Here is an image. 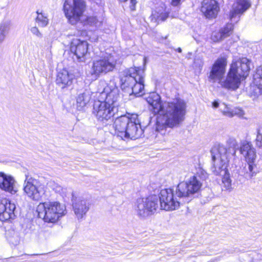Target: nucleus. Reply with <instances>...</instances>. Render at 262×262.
<instances>
[{
  "label": "nucleus",
  "instance_id": "obj_9",
  "mask_svg": "<svg viewBox=\"0 0 262 262\" xmlns=\"http://www.w3.org/2000/svg\"><path fill=\"white\" fill-rule=\"evenodd\" d=\"M24 190L31 199L39 201L44 194V190L39 181L29 176H26Z\"/></svg>",
  "mask_w": 262,
  "mask_h": 262
},
{
  "label": "nucleus",
  "instance_id": "obj_34",
  "mask_svg": "<svg viewBox=\"0 0 262 262\" xmlns=\"http://www.w3.org/2000/svg\"><path fill=\"white\" fill-rule=\"evenodd\" d=\"M233 30V25L232 23H227L226 25L221 29L222 35L225 39L232 34Z\"/></svg>",
  "mask_w": 262,
  "mask_h": 262
},
{
  "label": "nucleus",
  "instance_id": "obj_30",
  "mask_svg": "<svg viewBox=\"0 0 262 262\" xmlns=\"http://www.w3.org/2000/svg\"><path fill=\"white\" fill-rule=\"evenodd\" d=\"M49 187L55 192L59 193L62 196H66L68 193V188L63 187L55 182H50Z\"/></svg>",
  "mask_w": 262,
  "mask_h": 262
},
{
  "label": "nucleus",
  "instance_id": "obj_26",
  "mask_svg": "<svg viewBox=\"0 0 262 262\" xmlns=\"http://www.w3.org/2000/svg\"><path fill=\"white\" fill-rule=\"evenodd\" d=\"M247 163L241 169V174L247 180H251L258 173V168L255 164V160H246Z\"/></svg>",
  "mask_w": 262,
  "mask_h": 262
},
{
  "label": "nucleus",
  "instance_id": "obj_17",
  "mask_svg": "<svg viewBox=\"0 0 262 262\" xmlns=\"http://www.w3.org/2000/svg\"><path fill=\"white\" fill-rule=\"evenodd\" d=\"M15 205L6 198L0 201V220L5 222L15 217Z\"/></svg>",
  "mask_w": 262,
  "mask_h": 262
},
{
  "label": "nucleus",
  "instance_id": "obj_48",
  "mask_svg": "<svg viewBox=\"0 0 262 262\" xmlns=\"http://www.w3.org/2000/svg\"><path fill=\"white\" fill-rule=\"evenodd\" d=\"M177 51L179 52V53H181L182 52V49L180 48H178L177 49Z\"/></svg>",
  "mask_w": 262,
  "mask_h": 262
},
{
  "label": "nucleus",
  "instance_id": "obj_45",
  "mask_svg": "<svg viewBox=\"0 0 262 262\" xmlns=\"http://www.w3.org/2000/svg\"><path fill=\"white\" fill-rule=\"evenodd\" d=\"M212 107L214 108H217L219 107V103L217 101H214L212 102Z\"/></svg>",
  "mask_w": 262,
  "mask_h": 262
},
{
  "label": "nucleus",
  "instance_id": "obj_47",
  "mask_svg": "<svg viewBox=\"0 0 262 262\" xmlns=\"http://www.w3.org/2000/svg\"><path fill=\"white\" fill-rule=\"evenodd\" d=\"M9 241H10V243H12V244H13V245H17V244L18 243V241H15V242H13L12 241V239H11V238H10V239H9Z\"/></svg>",
  "mask_w": 262,
  "mask_h": 262
},
{
  "label": "nucleus",
  "instance_id": "obj_4",
  "mask_svg": "<svg viewBox=\"0 0 262 262\" xmlns=\"http://www.w3.org/2000/svg\"><path fill=\"white\" fill-rule=\"evenodd\" d=\"M208 176L202 168L199 167L195 174L186 182H182L178 185L177 192L179 196H193L198 193L202 186V182Z\"/></svg>",
  "mask_w": 262,
  "mask_h": 262
},
{
  "label": "nucleus",
  "instance_id": "obj_50",
  "mask_svg": "<svg viewBox=\"0 0 262 262\" xmlns=\"http://www.w3.org/2000/svg\"><path fill=\"white\" fill-rule=\"evenodd\" d=\"M165 18L166 17H161V19L162 21H165Z\"/></svg>",
  "mask_w": 262,
  "mask_h": 262
},
{
  "label": "nucleus",
  "instance_id": "obj_2",
  "mask_svg": "<svg viewBox=\"0 0 262 262\" xmlns=\"http://www.w3.org/2000/svg\"><path fill=\"white\" fill-rule=\"evenodd\" d=\"M251 61L243 57L233 60L225 78L220 81L219 84L223 88L235 91L239 87L242 79L247 77L250 70Z\"/></svg>",
  "mask_w": 262,
  "mask_h": 262
},
{
  "label": "nucleus",
  "instance_id": "obj_21",
  "mask_svg": "<svg viewBox=\"0 0 262 262\" xmlns=\"http://www.w3.org/2000/svg\"><path fill=\"white\" fill-rule=\"evenodd\" d=\"M138 78L136 80V83H134L132 88L129 89L127 93L129 94H134L136 96H142L144 92V69H139L138 71Z\"/></svg>",
  "mask_w": 262,
  "mask_h": 262
},
{
  "label": "nucleus",
  "instance_id": "obj_37",
  "mask_svg": "<svg viewBox=\"0 0 262 262\" xmlns=\"http://www.w3.org/2000/svg\"><path fill=\"white\" fill-rule=\"evenodd\" d=\"M159 17H147L145 21L147 23L149 27L153 28L156 27L158 24V18Z\"/></svg>",
  "mask_w": 262,
  "mask_h": 262
},
{
  "label": "nucleus",
  "instance_id": "obj_7",
  "mask_svg": "<svg viewBox=\"0 0 262 262\" xmlns=\"http://www.w3.org/2000/svg\"><path fill=\"white\" fill-rule=\"evenodd\" d=\"M116 64V60L114 56L106 53L93 61L91 75L96 79L101 74H105L112 71L115 68Z\"/></svg>",
  "mask_w": 262,
  "mask_h": 262
},
{
  "label": "nucleus",
  "instance_id": "obj_49",
  "mask_svg": "<svg viewBox=\"0 0 262 262\" xmlns=\"http://www.w3.org/2000/svg\"><path fill=\"white\" fill-rule=\"evenodd\" d=\"M88 18V20H90L91 19H93L94 18H95V17H86Z\"/></svg>",
  "mask_w": 262,
  "mask_h": 262
},
{
  "label": "nucleus",
  "instance_id": "obj_35",
  "mask_svg": "<svg viewBox=\"0 0 262 262\" xmlns=\"http://www.w3.org/2000/svg\"><path fill=\"white\" fill-rule=\"evenodd\" d=\"M204 64V62L202 58L196 57L194 58L193 62V68L195 72L196 73H200Z\"/></svg>",
  "mask_w": 262,
  "mask_h": 262
},
{
  "label": "nucleus",
  "instance_id": "obj_10",
  "mask_svg": "<svg viewBox=\"0 0 262 262\" xmlns=\"http://www.w3.org/2000/svg\"><path fill=\"white\" fill-rule=\"evenodd\" d=\"M86 7L84 0H65L63 10L65 16H82Z\"/></svg>",
  "mask_w": 262,
  "mask_h": 262
},
{
  "label": "nucleus",
  "instance_id": "obj_15",
  "mask_svg": "<svg viewBox=\"0 0 262 262\" xmlns=\"http://www.w3.org/2000/svg\"><path fill=\"white\" fill-rule=\"evenodd\" d=\"M143 134V129L140 124V121L138 118V115L133 114L131 115V120L126 131L124 134L123 139H130L136 140L140 138Z\"/></svg>",
  "mask_w": 262,
  "mask_h": 262
},
{
  "label": "nucleus",
  "instance_id": "obj_11",
  "mask_svg": "<svg viewBox=\"0 0 262 262\" xmlns=\"http://www.w3.org/2000/svg\"><path fill=\"white\" fill-rule=\"evenodd\" d=\"M227 65V59L221 57L217 59L212 64L208 75V80L210 82H217L219 84L223 78L226 72Z\"/></svg>",
  "mask_w": 262,
  "mask_h": 262
},
{
  "label": "nucleus",
  "instance_id": "obj_20",
  "mask_svg": "<svg viewBox=\"0 0 262 262\" xmlns=\"http://www.w3.org/2000/svg\"><path fill=\"white\" fill-rule=\"evenodd\" d=\"M130 120L131 116L121 115L117 117L114 122L113 127L115 129V134L122 139H123L124 134L126 131Z\"/></svg>",
  "mask_w": 262,
  "mask_h": 262
},
{
  "label": "nucleus",
  "instance_id": "obj_16",
  "mask_svg": "<svg viewBox=\"0 0 262 262\" xmlns=\"http://www.w3.org/2000/svg\"><path fill=\"white\" fill-rule=\"evenodd\" d=\"M72 201L75 214L78 220L81 219L90 209L89 201L81 196H76L73 193Z\"/></svg>",
  "mask_w": 262,
  "mask_h": 262
},
{
  "label": "nucleus",
  "instance_id": "obj_42",
  "mask_svg": "<svg viewBox=\"0 0 262 262\" xmlns=\"http://www.w3.org/2000/svg\"><path fill=\"white\" fill-rule=\"evenodd\" d=\"M31 32L32 34L36 36L37 37L40 38L42 37L41 33L39 32L38 28L36 27H32L30 29Z\"/></svg>",
  "mask_w": 262,
  "mask_h": 262
},
{
  "label": "nucleus",
  "instance_id": "obj_41",
  "mask_svg": "<svg viewBox=\"0 0 262 262\" xmlns=\"http://www.w3.org/2000/svg\"><path fill=\"white\" fill-rule=\"evenodd\" d=\"M232 112H233V117L234 116L242 117L244 115V111L242 109L238 107L232 108Z\"/></svg>",
  "mask_w": 262,
  "mask_h": 262
},
{
  "label": "nucleus",
  "instance_id": "obj_31",
  "mask_svg": "<svg viewBox=\"0 0 262 262\" xmlns=\"http://www.w3.org/2000/svg\"><path fill=\"white\" fill-rule=\"evenodd\" d=\"M9 24L3 23L0 25V43L3 42L9 31Z\"/></svg>",
  "mask_w": 262,
  "mask_h": 262
},
{
  "label": "nucleus",
  "instance_id": "obj_28",
  "mask_svg": "<svg viewBox=\"0 0 262 262\" xmlns=\"http://www.w3.org/2000/svg\"><path fill=\"white\" fill-rule=\"evenodd\" d=\"M91 99V92L85 90L83 93L78 95L77 98V106L79 110H82L89 102Z\"/></svg>",
  "mask_w": 262,
  "mask_h": 262
},
{
  "label": "nucleus",
  "instance_id": "obj_29",
  "mask_svg": "<svg viewBox=\"0 0 262 262\" xmlns=\"http://www.w3.org/2000/svg\"><path fill=\"white\" fill-rule=\"evenodd\" d=\"M227 146L224 145L227 148L226 155L229 158L230 156H235L236 150L238 149V144L236 140L234 138H229L226 142Z\"/></svg>",
  "mask_w": 262,
  "mask_h": 262
},
{
  "label": "nucleus",
  "instance_id": "obj_38",
  "mask_svg": "<svg viewBox=\"0 0 262 262\" xmlns=\"http://www.w3.org/2000/svg\"><path fill=\"white\" fill-rule=\"evenodd\" d=\"M211 38L214 42L219 41L224 39L221 30L218 32H213L211 35Z\"/></svg>",
  "mask_w": 262,
  "mask_h": 262
},
{
  "label": "nucleus",
  "instance_id": "obj_27",
  "mask_svg": "<svg viewBox=\"0 0 262 262\" xmlns=\"http://www.w3.org/2000/svg\"><path fill=\"white\" fill-rule=\"evenodd\" d=\"M254 77V85L251 88L254 95L258 96L262 95V65L257 68Z\"/></svg>",
  "mask_w": 262,
  "mask_h": 262
},
{
  "label": "nucleus",
  "instance_id": "obj_36",
  "mask_svg": "<svg viewBox=\"0 0 262 262\" xmlns=\"http://www.w3.org/2000/svg\"><path fill=\"white\" fill-rule=\"evenodd\" d=\"M220 110L223 115L228 117H233V112H232V108L226 104L223 103L220 106Z\"/></svg>",
  "mask_w": 262,
  "mask_h": 262
},
{
  "label": "nucleus",
  "instance_id": "obj_40",
  "mask_svg": "<svg viewBox=\"0 0 262 262\" xmlns=\"http://www.w3.org/2000/svg\"><path fill=\"white\" fill-rule=\"evenodd\" d=\"M255 141L257 146L259 147H262V128L257 129Z\"/></svg>",
  "mask_w": 262,
  "mask_h": 262
},
{
  "label": "nucleus",
  "instance_id": "obj_13",
  "mask_svg": "<svg viewBox=\"0 0 262 262\" xmlns=\"http://www.w3.org/2000/svg\"><path fill=\"white\" fill-rule=\"evenodd\" d=\"M139 69H143L140 67H134L127 69L120 73V79L121 89L126 91L132 88L134 83H136L138 78V71Z\"/></svg>",
  "mask_w": 262,
  "mask_h": 262
},
{
  "label": "nucleus",
  "instance_id": "obj_33",
  "mask_svg": "<svg viewBox=\"0 0 262 262\" xmlns=\"http://www.w3.org/2000/svg\"><path fill=\"white\" fill-rule=\"evenodd\" d=\"M119 2L122 4V6L129 9L131 11H134L137 4L136 0H118Z\"/></svg>",
  "mask_w": 262,
  "mask_h": 262
},
{
  "label": "nucleus",
  "instance_id": "obj_12",
  "mask_svg": "<svg viewBox=\"0 0 262 262\" xmlns=\"http://www.w3.org/2000/svg\"><path fill=\"white\" fill-rule=\"evenodd\" d=\"M93 110L94 114L101 121L111 119L117 111V109H115L113 106L108 105L100 100L94 103Z\"/></svg>",
  "mask_w": 262,
  "mask_h": 262
},
{
  "label": "nucleus",
  "instance_id": "obj_39",
  "mask_svg": "<svg viewBox=\"0 0 262 262\" xmlns=\"http://www.w3.org/2000/svg\"><path fill=\"white\" fill-rule=\"evenodd\" d=\"M35 22L38 26L44 27L48 25L49 21L47 17H36Z\"/></svg>",
  "mask_w": 262,
  "mask_h": 262
},
{
  "label": "nucleus",
  "instance_id": "obj_25",
  "mask_svg": "<svg viewBox=\"0 0 262 262\" xmlns=\"http://www.w3.org/2000/svg\"><path fill=\"white\" fill-rule=\"evenodd\" d=\"M240 153L245 158L246 160H256V152L252 144L247 141H241L239 147Z\"/></svg>",
  "mask_w": 262,
  "mask_h": 262
},
{
  "label": "nucleus",
  "instance_id": "obj_8",
  "mask_svg": "<svg viewBox=\"0 0 262 262\" xmlns=\"http://www.w3.org/2000/svg\"><path fill=\"white\" fill-rule=\"evenodd\" d=\"M159 208V199L156 195L138 199L135 206L137 215L143 219L154 214Z\"/></svg>",
  "mask_w": 262,
  "mask_h": 262
},
{
  "label": "nucleus",
  "instance_id": "obj_43",
  "mask_svg": "<svg viewBox=\"0 0 262 262\" xmlns=\"http://www.w3.org/2000/svg\"><path fill=\"white\" fill-rule=\"evenodd\" d=\"M68 22L72 25H75L78 23L80 17H68Z\"/></svg>",
  "mask_w": 262,
  "mask_h": 262
},
{
  "label": "nucleus",
  "instance_id": "obj_5",
  "mask_svg": "<svg viewBox=\"0 0 262 262\" xmlns=\"http://www.w3.org/2000/svg\"><path fill=\"white\" fill-rule=\"evenodd\" d=\"M212 166L211 171L215 175H222L227 172L228 158L226 155L227 148L223 144L213 146L210 150Z\"/></svg>",
  "mask_w": 262,
  "mask_h": 262
},
{
  "label": "nucleus",
  "instance_id": "obj_24",
  "mask_svg": "<svg viewBox=\"0 0 262 262\" xmlns=\"http://www.w3.org/2000/svg\"><path fill=\"white\" fill-rule=\"evenodd\" d=\"M74 75L66 69H62L57 74L56 83L61 88L70 86L73 83Z\"/></svg>",
  "mask_w": 262,
  "mask_h": 262
},
{
  "label": "nucleus",
  "instance_id": "obj_32",
  "mask_svg": "<svg viewBox=\"0 0 262 262\" xmlns=\"http://www.w3.org/2000/svg\"><path fill=\"white\" fill-rule=\"evenodd\" d=\"M223 174L224 175L222 178V183L223 184L224 187L227 190H231L232 188V181L230 179V174L228 171Z\"/></svg>",
  "mask_w": 262,
  "mask_h": 262
},
{
  "label": "nucleus",
  "instance_id": "obj_14",
  "mask_svg": "<svg viewBox=\"0 0 262 262\" xmlns=\"http://www.w3.org/2000/svg\"><path fill=\"white\" fill-rule=\"evenodd\" d=\"M99 97L102 102L117 109L120 96L119 90L117 87L106 85L103 91L100 92Z\"/></svg>",
  "mask_w": 262,
  "mask_h": 262
},
{
  "label": "nucleus",
  "instance_id": "obj_19",
  "mask_svg": "<svg viewBox=\"0 0 262 262\" xmlns=\"http://www.w3.org/2000/svg\"><path fill=\"white\" fill-rule=\"evenodd\" d=\"M221 10L220 4L216 0H203L200 11L204 16H217Z\"/></svg>",
  "mask_w": 262,
  "mask_h": 262
},
{
  "label": "nucleus",
  "instance_id": "obj_44",
  "mask_svg": "<svg viewBox=\"0 0 262 262\" xmlns=\"http://www.w3.org/2000/svg\"><path fill=\"white\" fill-rule=\"evenodd\" d=\"M181 0H171V4L173 6H177L180 3Z\"/></svg>",
  "mask_w": 262,
  "mask_h": 262
},
{
  "label": "nucleus",
  "instance_id": "obj_6",
  "mask_svg": "<svg viewBox=\"0 0 262 262\" xmlns=\"http://www.w3.org/2000/svg\"><path fill=\"white\" fill-rule=\"evenodd\" d=\"M178 186L173 188L164 189L161 190L159 199L160 209L166 211L175 210L180 206L181 199L191 198L192 196H179L177 192Z\"/></svg>",
  "mask_w": 262,
  "mask_h": 262
},
{
  "label": "nucleus",
  "instance_id": "obj_1",
  "mask_svg": "<svg viewBox=\"0 0 262 262\" xmlns=\"http://www.w3.org/2000/svg\"><path fill=\"white\" fill-rule=\"evenodd\" d=\"M146 101L152 106L154 113L161 116L158 119L156 126V131L159 133L165 134L166 126L173 127L183 121L186 108L184 100L177 99L173 102L162 103L160 95L156 93H152L146 98Z\"/></svg>",
  "mask_w": 262,
  "mask_h": 262
},
{
  "label": "nucleus",
  "instance_id": "obj_23",
  "mask_svg": "<svg viewBox=\"0 0 262 262\" xmlns=\"http://www.w3.org/2000/svg\"><path fill=\"white\" fill-rule=\"evenodd\" d=\"M251 5L249 0H236L232 6L230 16L242 15L251 7Z\"/></svg>",
  "mask_w": 262,
  "mask_h": 262
},
{
  "label": "nucleus",
  "instance_id": "obj_18",
  "mask_svg": "<svg viewBox=\"0 0 262 262\" xmlns=\"http://www.w3.org/2000/svg\"><path fill=\"white\" fill-rule=\"evenodd\" d=\"M88 43L86 41L74 39L71 43L70 50L79 61H84L88 53Z\"/></svg>",
  "mask_w": 262,
  "mask_h": 262
},
{
  "label": "nucleus",
  "instance_id": "obj_46",
  "mask_svg": "<svg viewBox=\"0 0 262 262\" xmlns=\"http://www.w3.org/2000/svg\"><path fill=\"white\" fill-rule=\"evenodd\" d=\"M36 13L38 14V15H39L40 14L42 16H43L44 13L42 12V11L41 10L40 11H39V10H37L36 11Z\"/></svg>",
  "mask_w": 262,
  "mask_h": 262
},
{
  "label": "nucleus",
  "instance_id": "obj_51",
  "mask_svg": "<svg viewBox=\"0 0 262 262\" xmlns=\"http://www.w3.org/2000/svg\"><path fill=\"white\" fill-rule=\"evenodd\" d=\"M145 60H146V58L144 57V59H143V60H144V62H145Z\"/></svg>",
  "mask_w": 262,
  "mask_h": 262
},
{
  "label": "nucleus",
  "instance_id": "obj_3",
  "mask_svg": "<svg viewBox=\"0 0 262 262\" xmlns=\"http://www.w3.org/2000/svg\"><path fill=\"white\" fill-rule=\"evenodd\" d=\"M36 211L38 216L45 222L55 223L67 213L64 205L58 202H46L40 203Z\"/></svg>",
  "mask_w": 262,
  "mask_h": 262
},
{
  "label": "nucleus",
  "instance_id": "obj_52",
  "mask_svg": "<svg viewBox=\"0 0 262 262\" xmlns=\"http://www.w3.org/2000/svg\"><path fill=\"white\" fill-rule=\"evenodd\" d=\"M164 16L167 17V16H168V15H165Z\"/></svg>",
  "mask_w": 262,
  "mask_h": 262
},
{
  "label": "nucleus",
  "instance_id": "obj_22",
  "mask_svg": "<svg viewBox=\"0 0 262 262\" xmlns=\"http://www.w3.org/2000/svg\"><path fill=\"white\" fill-rule=\"evenodd\" d=\"M15 180L9 175L4 172H0V188L3 190L14 194L17 190L15 187Z\"/></svg>",
  "mask_w": 262,
  "mask_h": 262
}]
</instances>
